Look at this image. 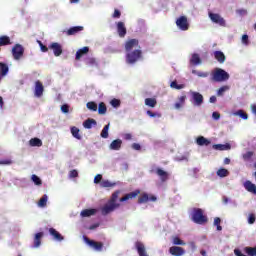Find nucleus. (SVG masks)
<instances>
[{
    "label": "nucleus",
    "instance_id": "c03bdc74",
    "mask_svg": "<svg viewBox=\"0 0 256 256\" xmlns=\"http://www.w3.org/2000/svg\"><path fill=\"white\" fill-rule=\"evenodd\" d=\"M100 187H115V183H111L109 180H104L102 182H100Z\"/></svg>",
    "mask_w": 256,
    "mask_h": 256
},
{
    "label": "nucleus",
    "instance_id": "c9c22d12",
    "mask_svg": "<svg viewBox=\"0 0 256 256\" xmlns=\"http://www.w3.org/2000/svg\"><path fill=\"white\" fill-rule=\"evenodd\" d=\"M145 105H147V107L153 108L157 105V100L155 98H146Z\"/></svg>",
    "mask_w": 256,
    "mask_h": 256
},
{
    "label": "nucleus",
    "instance_id": "4468645a",
    "mask_svg": "<svg viewBox=\"0 0 256 256\" xmlns=\"http://www.w3.org/2000/svg\"><path fill=\"white\" fill-rule=\"evenodd\" d=\"M44 91H45V87L43 86V83L37 80L35 82V89H34L35 97H43Z\"/></svg>",
    "mask_w": 256,
    "mask_h": 256
},
{
    "label": "nucleus",
    "instance_id": "774afa93",
    "mask_svg": "<svg viewBox=\"0 0 256 256\" xmlns=\"http://www.w3.org/2000/svg\"><path fill=\"white\" fill-rule=\"evenodd\" d=\"M237 13H238V15L244 16V15H247V10L246 9H239V10H237Z\"/></svg>",
    "mask_w": 256,
    "mask_h": 256
},
{
    "label": "nucleus",
    "instance_id": "423d86ee",
    "mask_svg": "<svg viewBox=\"0 0 256 256\" xmlns=\"http://www.w3.org/2000/svg\"><path fill=\"white\" fill-rule=\"evenodd\" d=\"M150 173H156L162 183L169 181V174L167 171L163 170V168H152Z\"/></svg>",
    "mask_w": 256,
    "mask_h": 256
},
{
    "label": "nucleus",
    "instance_id": "4be33fe9",
    "mask_svg": "<svg viewBox=\"0 0 256 256\" xmlns=\"http://www.w3.org/2000/svg\"><path fill=\"white\" fill-rule=\"evenodd\" d=\"M87 53H89V47L84 46L83 48L79 49L76 52V57H75L76 61L81 60V57H83V55H87Z\"/></svg>",
    "mask_w": 256,
    "mask_h": 256
},
{
    "label": "nucleus",
    "instance_id": "f8f14e48",
    "mask_svg": "<svg viewBox=\"0 0 256 256\" xmlns=\"http://www.w3.org/2000/svg\"><path fill=\"white\" fill-rule=\"evenodd\" d=\"M139 47V40L137 39H130L128 41H126L125 43V51L127 53L133 51V49Z\"/></svg>",
    "mask_w": 256,
    "mask_h": 256
},
{
    "label": "nucleus",
    "instance_id": "c85d7f7f",
    "mask_svg": "<svg viewBox=\"0 0 256 256\" xmlns=\"http://www.w3.org/2000/svg\"><path fill=\"white\" fill-rule=\"evenodd\" d=\"M11 45V38L9 36H0V47Z\"/></svg>",
    "mask_w": 256,
    "mask_h": 256
},
{
    "label": "nucleus",
    "instance_id": "39448f33",
    "mask_svg": "<svg viewBox=\"0 0 256 256\" xmlns=\"http://www.w3.org/2000/svg\"><path fill=\"white\" fill-rule=\"evenodd\" d=\"M191 103L194 105V107H201L203 105V96L199 92L191 91Z\"/></svg>",
    "mask_w": 256,
    "mask_h": 256
},
{
    "label": "nucleus",
    "instance_id": "2f4dec72",
    "mask_svg": "<svg viewBox=\"0 0 256 256\" xmlns=\"http://www.w3.org/2000/svg\"><path fill=\"white\" fill-rule=\"evenodd\" d=\"M29 145L31 147H42L43 146V141H41V139H39V138H32L29 141Z\"/></svg>",
    "mask_w": 256,
    "mask_h": 256
},
{
    "label": "nucleus",
    "instance_id": "6ab92c4d",
    "mask_svg": "<svg viewBox=\"0 0 256 256\" xmlns=\"http://www.w3.org/2000/svg\"><path fill=\"white\" fill-rule=\"evenodd\" d=\"M117 33L119 37L123 38L125 35H127V27H125V23L118 22L117 23Z\"/></svg>",
    "mask_w": 256,
    "mask_h": 256
},
{
    "label": "nucleus",
    "instance_id": "9b49d317",
    "mask_svg": "<svg viewBox=\"0 0 256 256\" xmlns=\"http://www.w3.org/2000/svg\"><path fill=\"white\" fill-rule=\"evenodd\" d=\"M85 243L95 249V251H101L103 249V242H97L95 240H91L87 237H84Z\"/></svg>",
    "mask_w": 256,
    "mask_h": 256
},
{
    "label": "nucleus",
    "instance_id": "c756f323",
    "mask_svg": "<svg viewBox=\"0 0 256 256\" xmlns=\"http://www.w3.org/2000/svg\"><path fill=\"white\" fill-rule=\"evenodd\" d=\"M190 63L191 65H201V57L199 56V54L197 53L192 54Z\"/></svg>",
    "mask_w": 256,
    "mask_h": 256
},
{
    "label": "nucleus",
    "instance_id": "58836bf2",
    "mask_svg": "<svg viewBox=\"0 0 256 256\" xmlns=\"http://www.w3.org/2000/svg\"><path fill=\"white\" fill-rule=\"evenodd\" d=\"M98 113L99 115H105L107 113V106L103 102L98 105Z\"/></svg>",
    "mask_w": 256,
    "mask_h": 256
},
{
    "label": "nucleus",
    "instance_id": "e2e57ef3",
    "mask_svg": "<svg viewBox=\"0 0 256 256\" xmlns=\"http://www.w3.org/2000/svg\"><path fill=\"white\" fill-rule=\"evenodd\" d=\"M242 43H243L244 45H249V36H248L247 34H244V35L242 36Z\"/></svg>",
    "mask_w": 256,
    "mask_h": 256
},
{
    "label": "nucleus",
    "instance_id": "052dcab7",
    "mask_svg": "<svg viewBox=\"0 0 256 256\" xmlns=\"http://www.w3.org/2000/svg\"><path fill=\"white\" fill-rule=\"evenodd\" d=\"M146 113H147V115H148L149 117H161V114L155 113V112H153V111H151V110H148Z\"/></svg>",
    "mask_w": 256,
    "mask_h": 256
},
{
    "label": "nucleus",
    "instance_id": "ea45409f",
    "mask_svg": "<svg viewBox=\"0 0 256 256\" xmlns=\"http://www.w3.org/2000/svg\"><path fill=\"white\" fill-rule=\"evenodd\" d=\"M170 87L172 89L181 90V89H185V84H177V81H172L170 84Z\"/></svg>",
    "mask_w": 256,
    "mask_h": 256
},
{
    "label": "nucleus",
    "instance_id": "4d7b16f0",
    "mask_svg": "<svg viewBox=\"0 0 256 256\" xmlns=\"http://www.w3.org/2000/svg\"><path fill=\"white\" fill-rule=\"evenodd\" d=\"M0 165H13V160L11 159L0 160Z\"/></svg>",
    "mask_w": 256,
    "mask_h": 256
},
{
    "label": "nucleus",
    "instance_id": "1a4fd4ad",
    "mask_svg": "<svg viewBox=\"0 0 256 256\" xmlns=\"http://www.w3.org/2000/svg\"><path fill=\"white\" fill-rule=\"evenodd\" d=\"M149 201H152L153 203H155V201H157V196L149 195L147 193H142L138 198L139 205H143V203H149Z\"/></svg>",
    "mask_w": 256,
    "mask_h": 256
},
{
    "label": "nucleus",
    "instance_id": "72a5a7b5",
    "mask_svg": "<svg viewBox=\"0 0 256 256\" xmlns=\"http://www.w3.org/2000/svg\"><path fill=\"white\" fill-rule=\"evenodd\" d=\"M79 133H80L79 128H77V127H75V126H73V127L71 128V134H72V136H73L75 139H78V141H81L82 137H81V134H79Z\"/></svg>",
    "mask_w": 256,
    "mask_h": 256
},
{
    "label": "nucleus",
    "instance_id": "bb28decb",
    "mask_svg": "<svg viewBox=\"0 0 256 256\" xmlns=\"http://www.w3.org/2000/svg\"><path fill=\"white\" fill-rule=\"evenodd\" d=\"M49 233L52 237H54L55 241H63V236L61 233L55 230V228H50Z\"/></svg>",
    "mask_w": 256,
    "mask_h": 256
},
{
    "label": "nucleus",
    "instance_id": "338daca9",
    "mask_svg": "<svg viewBox=\"0 0 256 256\" xmlns=\"http://www.w3.org/2000/svg\"><path fill=\"white\" fill-rule=\"evenodd\" d=\"M185 99H187V96H180L179 98H178V103H181L182 105H185Z\"/></svg>",
    "mask_w": 256,
    "mask_h": 256
},
{
    "label": "nucleus",
    "instance_id": "de8ad7c7",
    "mask_svg": "<svg viewBox=\"0 0 256 256\" xmlns=\"http://www.w3.org/2000/svg\"><path fill=\"white\" fill-rule=\"evenodd\" d=\"M87 109H89L90 111H97V103L95 102H88L86 104Z\"/></svg>",
    "mask_w": 256,
    "mask_h": 256
},
{
    "label": "nucleus",
    "instance_id": "f03ea898",
    "mask_svg": "<svg viewBox=\"0 0 256 256\" xmlns=\"http://www.w3.org/2000/svg\"><path fill=\"white\" fill-rule=\"evenodd\" d=\"M192 221L197 225H205L208 219L207 216L203 214V209L201 208H193L192 210Z\"/></svg>",
    "mask_w": 256,
    "mask_h": 256
},
{
    "label": "nucleus",
    "instance_id": "0e129e2a",
    "mask_svg": "<svg viewBox=\"0 0 256 256\" xmlns=\"http://www.w3.org/2000/svg\"><path fill=\"white\" fill-rule=\"evenodd\" d=\"M62 113H69V106L67 104H64L61 106Z\"/></svg>",
    "mask_w": 256,
    "mask_h": 256
},
{
    "label": "nucleus",
    "instance_id": "37998d69",
    "mask_svg": "<svg viewBox=\"0 0 256 256\" xmlns=\"http://www.w3.org/2000/svg\"><path fill=\"white\" fill-rule=\"evenodd\" d=\"M172 243L173 245H186L185 242L179 238V236L173 237Z\"/></svg>",
    "mask_w": 256,
    "mask_h": 256
},
{
    "label": "nucleus",
    "instance_id": "f257e3e1",
    "mask_svg": "<svg viewBox=\"0 0 256 256\" xmlns=\"http://www.w3.org/2000/svg\"><path fill=\"white\" fill-rule=\"evenodd\" d=\"M229 73L221 68H214L210 74V81L212 83H223L229 81Z\"/></svg>",
    "mask_w": 256,
    "mask_h": 256
},
{
    "label": "nucleus",
    "instance_id": "393cba45",
    "mask_svg": "<svg viewBox=\"0 0 256 256\" xmlns=\"http://www.w3.org/2000/svg\"><path fill=\"white\" fill-rule=\"evenodd\" d=\"M214 59H216V61H218V63H225V60L227 58L225 57V54L222 51H215Z\"/></svg>",
    "mask_w": 256,
    "mask_h": 256
},
{
    "label": "nucleus",
    "instance_id": "4c0bfd02",
    "mask_svg": "<svg viewBox=\"0 0 256 256\" xmlns=\"http://www.w3.org/2000/svg\"><path fill=\"white\" fill-rule=\"evenodd\" d=\"M244 251L249 256H256V246L255 247H245Z\"/></svg>",
    "mask_w": 256,
    "mask_h": 256
},
{
    "label": "nucleus",
    "instance_id": "2eb2a0df",
    "mask_svg": "<svg viewBox=\"0 0 256 256\" xmlns=\"http://www.w3.org/2000/svg\"><path fill=\"white\" fill-rule=\"evenodd\" d=\"M49 49H52L55 57H60V55L63 54V47L61 46V44L57 43V42H53L50 46Z\"/></svg>",
    "mask_w": 256,
    "mask_h": 256
},
{
    "label": "nucleus",
    "instance_id": "6e6d98bb",
    "mask_svg": "<svg viewBox=\"0 0 256 256\" xmlns=\"http://www.w3.org/2000/svg\"><path fill=\"white\" fill-rule=\"evenodd\" d=\"M255 221H256L255 214H249V217H248L249 225H253V223H255Z\"/></svg>",
    "mask_w": 256,
    "mask_h": 256
},
{
    "label": "nucleus",
    "instance_id": "5701e85b",
    "mask_svg": "<svg viewBox=\"0 0 256 256\" xmlns=\"http://www.w3.org/2000/svg\"><path fill=\"white\" fill-rule=\"evenodd\" d=\"M97 125V121L93 118H88L83 122V127L85 129H93V126Z\"/></svg>",
    "mask_w": 256,
    "mask_h": 256
},
{
    "label": "nucleus",
    "instance_id": "7c9ffc66",
    "mask_svg": "<svg viewBox=\"0 0 256 256\" xmlns=\"http://www.w3.org/2000/svg\"><path fill=\"white\" fill-rule=\"evenodd\" d=\"M41 239H43V232L36 233L34 237V247L41 246Z\"/></svg>",
    "mask_w": 256,
    "mask_h": 256
},
{
    "label": "nucleus",
    "instance_id": "a19ab883",
    "mask_svg": "<svg viewBox=\"0 0 256 256\" xmlns=\"http://www.w3.org/2000/svg\"><path fill=\"white\" fill-rule=\"evenodd\" d=\"M38 206H39V207H47V194H44V195L40 198V200H39V202H38Z\"/></svg>",
    "mask_w": 256,
    "mask_h": 256
},
{
    "label": "nucleus",
    "instance_id": "9d476101",
    "mask_svg": "<svg viewBox=\"0 0 256 256\" xmlns=\"http://www.w3.org/2000/svg\"><path fill=\"white\" fill-rule=\"evenodd\" d=\"M23 53H25V49L23 48V46L21 44H16L12 48V55H13L14 59H16V60H19L20 58H22Z\"/></svg>",
    "mask_w": 256,
    "mask_h": 256
},
{
    "label": "nucleus",
    "instance_id": "7ed1b4c3",
    "mask_svg": "<svg viewBox=\"0 0 256 256\" xmlns=\"http://www.w3.org/2000/svg\"><path fill=\"white\" fill-rule=\"evenodd\" d=\"M143 57V51L140 49H136L130 52H127L126 54V61L129 63V65H133L139 61Z\"/></svg>",
    "mask_w": 256,
    "mask_h": 256
},
{
    "label": "nucleus",
    "instance_id": "79ce46f5",
    "mask_svg": "<svg viewBox=\"0 0 256 256\" xmlns=\"http://www.w3.org/2000/svg\"><path fill=\"white\" fill-rule=\"evenodd\" d=\"M193 75H197V77L207 78L209 77V72H201L197 70L192 71Z\"/></svg>",
    "mask_w": 256,
    "mask_h": 256
},
{
    "label": "nucleus",
    "instance_id": "0eeeda50",
    "mask_svg": "<svg viewBox=\"0 0 256 256\" xmlns=\"http://www.w3.org/2000/svg\"><path fill=\"white\" fill-rule=\"evenodd\" d=\"M176 25L180 31H189V20H187V16L177 18Z\"/></svg>",
    "mask_w": 256,
    "mask_h": 256
},
{
    "label": "nucleus",
    "instance_id": "5fc2aeb1",
    "mask_svg": "<svg viewBox=\"0 0 256 256\" xmlns=\"http://www.w3.org/2000/svg\"><path fill=\"white\" fill-rule=\"evenodd\" d=\"M69 177H70L71 179H75L76 177H79V172H77V170H71V171L69 172Z\"/></svg>",
    "mask_w": 256,
    "mask_h": 256
},
{
    "label": "nucleus",
    "instance_id": "e433bc0d",
    "mask_svg": "<svg viewBox=\"0 0 256 256\" xmlns=\"http://www.w3.org/2000/svg\"><path fill=\"white\" fill-rule=\"evenodd\" d=\"M100 136L102 139H107L109 137V124L105 125L101 131Z\"/></svg>",
    "mask_w": 256,
    "mask_h": 256
},
{
    "label": "nucleus",
    "instance_id": "412c9836",
    "mask_svg": "<svg viewBox=\"0 0 256 256\" xmlns=\"http://www.w3.org/2000/svg\"><path fill=\"white\" fill-rule=\"evenodd\" d=\"M244 187L246 189V191H248L249 193H253L254 195H256V185L253 184L251 181L247 180L244 183Z\"/></svg>",
    "mask_w": 256,
    "mask_h": 256
},
{
    "label": "nucleus",
    "instance_id": "f3484780",
    "mask_svg": "<svg viewBox=\"0 0 256 256\" xmlns=\"http://www.w3.org/2000/svg\"><path fill=\"white\" fill-rule=\"evenodd\" d=\"M122 146H123V140H121V139H116V140H113V141L110 143L109 149H110L111 151H119Z\"/></svg>",
    "mask_w": 256,
    "mask_h": 256
},
{
    "label": "nucleus",
    "instance_id": "49530a36",
    "mask_svg": "<svg viewBox=\"0 0 256 256\" xmlns=\"http://www.w3.org/2000/svg\"><path fill=\"white\" fill-rule=\"evenodd\" d=\"M236 115L240 116L241 119H244L245 121H247V119H249V115H247V113L243 110H238L236 112Z\"/></svg>",
    "mask_w": 256,
    "mask_h": 256
},
{
    "label": "nucleus",
    "instance_id": "a878e982",
    "mask_svg": "<svg viewBox=\"0 0 256 256\" xmlns=\"http://www.w3.org/2000/svg\"><path fill=\"white\" fill-rule=\"evenodd\" d=\"M197 145H200V147H207L209 145H211V141H209L207 138L203 137V136H199L196 140Z\"/></svg>",
    "mask_w": 256,
    "mask_h": 256
},
{
    "label": "nucleus",
    "instance_id": "dca6fc26",
    "mask_svg": "<svg viewBox=\"0 0 256 256\" xmlns=\"http://www.w3.org/2000/svg\"><path fill=\"white\" fill-rule=\"evenodd\" d=\"M169 253L173 256H183L185 255V249L179 246H172L169 248Z\"/></svg>",
    "mask_w": 256,
    "mask_h": 256
},
{
    "label": "nucleus",
    "instance_id": "ddd939ff",
    "mask_svg": "<svg viewBox=\"0 0 256 256\" xmlns=\"http://www.w3.org/2000/svg\"><path fill=\"white\" fill-rule=\"evenodd\" d=\"M135 249L139 256H149V254H147V249L145 248V244H143V242L136 241Z\"/></svg>",
    "mask_w": 256,
    "mask_h": 256
},
{
    "label": "nucleus",
    "instance_id": "8fccbe9b",
    "mask_svg": "<svg viewBox=\"0 0 256 256\" xmlns=\"http://www.w3.org/2000/svg\"><path fill=\"white\" fill-rule=\"evenodd\" d=\"M225 91H229V86L220 87L217 91L218 97H222V95H223V93H225Z\"/></svg>",
    "mask_w": 256,
    "mask_h": 256
},
{
    "label": "nucleus",
    "instance_id": "aec40b11",
    "mask_svg": "<svg viewBox=\"0 0 256 256\" xmlns=\"http://www.w3.org/2000/svg\"><path fill=\"white\" fill-rule=\"evenodd\" d=\"M140 193H141V190H135L133 192H130L125 196H123L122 198H120V202L123 203L125 201H129V199H135V197H137V195H139Z\"/></svg>",
    "mask_w": 256,
    "mask_h": 256
},
{
    "label": "nucleus",
    "instance_id": "a18cd8bd",
    "mask_svg": "<svg viewBox=\"0 0 256 256\" xmlns=\"http://www.w3.org/2000/svg\"><path fill=\"white\" fill-rule=\"evenodd\" d=\"M214 225L217 227V231H223V227L221 226V218L216 217L214 219Z\"/></svg>",
    "mask_w": 256,
    "mask_h": 256
},
{
    "label": "nucleus",
    "instance_id": "bf43d9fd",
    "mask_svg": "<svg viewBox=\"0 0 256 256\" xmlns=\"http://www.w3.org/2000/svg\"><path fill=\"white\" fill-rule=\"evenodd\" d=\"M112 17L113 19H119L121 17V11H119V9H115Z\"/></svg>",
    "mask_w": 256,
    "mask_h": 256
},
{
    "label": "nucleus",
    "instance_id": "20e7f679",
    "mask_svg": "<svg viewBox=\"0 0 256 256\" xmlns=\"http://www.w3.org/2000/svg\"><path fill=\"white\" fill-rule=\"evenodd\" d=\"M209 19L212 21V23H215L216 25H219L220 27H226L227 22L225 21V18L217 13L209 12Z\"/></svg>",
    "mask_w": 256,
    "mask_h": 256
},
{
    "label": "nucleus",
    "instance_id": "09e8293b",
    "mask_svg": "<svg viewBox=\"0 0 256 256\" xmlns=\"http://www.w3.org/2000/svg\"><path fill=\"white\" fill-rule=\"evenodd\" d=\"M33 183H35L36 185H43V182L41 181V178H39V176L33 174L31 177Z\"/></svg>",
    "mask_w": 256,
    "mask_h": 256
},
{
    "label": "nucleus",
    "instance_id": "603ef678",
    "mask_svg": "<svg viewBox=\"0 0 256 256\" xmlns=\"http://www.w3.org/2000/svg\"><path fill=\"white\" fill-rule=\"evenodd\" d=\"M110 104L112 105V107H115V108L120 107L121 106V100L114 98V99L111 100Z\"/></svg>",
    "mask_w": 256,
    "mask_h": 256
},
{
    "label": "nucleus",
    "instance_id": "3c124183",
    "mask_svg": "<svg viewBox=\"0 0 256 256\" xmlns=\"http://www.w3.org/2000/svg\"><path fill=\"white\" fill-rule=\"evenodd\" d=\"M119 193H121L120 191H116L112 194L111 198H110V202L111 203H117V199H119Z\"/></svg>",
    "mask_w": 256,
    "mask_h": 256
},
{
    "label": "nucleus",
    "instance_id": "b1692460",
    "mask_svg": "<svg viewBox=\"0 0 256 256\" xmlns=\"http://www.w3.org/2000/svg\"><path fill=\"white\" fill-rule=\"evenodd\" d=\"M213 149H216V151H229L231 149V144H215L213 145Z\"/></svg>",
    "mask_w": 256,
    "mask_h": 256
},
{
    "label": "nucleus",
    "instance_id": "6e6552de",
    "mask_svg": "<svg viewBox=\"0 0 256 256\" xmlns=\"http://www.w3.org/2000/svg\"><path fill=\"white\" fill-rule=\"evenodd\" d=\"M120 204L119 203H114L111 201H108L106 205L102 208V213L103 215H109V213H113L115 209H119Z\"/></svg>",
    "mask_w": 256,
    "mask_h": 256
},
{
    "label": "nucleus",
    "instance_id": "473e14b6",
    "mask_svg": "<svg viewBox=\"0 0 256 256\" xmlns=\"http://www.w3.org/2000/svg\"><path fill=\"white\" fill-rule=\"evenodd\" d=\"M9 73V66L6 63L0 62V75L5 77Z\"/></svg>",
    "mask_w": 256,
    "mask_h": 256
},
{
    "label": "nucleus",
    "instance_id": "680f3d73",
    "mask_svg": "<svg viewBox=\"0 0 256 256\" xmlns=\"http://www.w3.org/2000/svg\"><path fill=\"white\" fill-rule=\"evenodd\" d=\"M102 179H103V175L97 174V175L95 176V178H94V183H96V185H97V184L101 183V180H102Z\"/></svg>",
    "mask_w": 256,
    "mask_h": 256
},
{
    "label": "nucleus",
    "instance_id": "69168bd1",
    "mask_svg": "<svg viewBox=\"0 0 256 256\" xmlns=\"http://www.w3.org/2000/svg\"><path fill=\"white\" fill-rule=\"evenodd\" d=\"M212 117L215 121H219V119H221V114H219V112H213Z\"/></svg>",
    "mask_w": 256,
    "mask_h": 256
},
{
    "label": "nucleus",
    "instance_id": "f704fd0d",
    "mask_svg": "<svg viewBox=\"0 0 256 256\" xmlns=\"http://www.w3.org/2000/svg\"><path fill=\"white\" fill-rule=\"evenodd\" d=\"M216 175L218 177H229V170L225 169V168H220L217 172Z\"/></svg>",
    "mask_w": 256,
    "mask_h": 256
},
{
    "label": "nucleus",
    "instance_id": "a211bd4d",
    "mask_svg": "<svg viewBox=\"0 0 256 256\" xmlns=\"http://www.w3.org/2000/svg\"><path fill=\"white\" fill-rule=\"evenodd\" d=\"M83 26H73L70 27L68 30H66L64 33L68 35V37H71L72 35H77V33H81L83 31Z\"/></svg>",
    "mask_w": 256,
    "mask_h": 256
},
{
    "label": "nucleus",
    "instance_id": "864d4df0",
    "mask_svg": "<svg viewBox=\"0 0 256 256\" xmlns=\"http://www.w3.org/2000/svg\"><path fill=\"white\" fill-rule=\"evenodd\" d=\"M251 157H253V152L248 151L245 154H243L244 161H250Z\"/></svg>",
    "mask_w": 256,
    "mask_h": 256
},
{
    "label": "nucleus",
    "instance_id": "13d9d810",
    "mask_svg": "<svg viewBox=\"0 0 256 256\" xmlns=\"http://www.w3.org/2000/svg\"><path fill=\"white\" fill-rule=\"evenodd\" d=\"M39 45H40V49L42 51V53H47V51H49V48L45 45H43V42L38 41Z\"/></svg>",
    "mask_w": 256,
    "mask_h": 256
},
{
    "label": "nucleus",
    "instance_id": "cd10ccee",
    "mask_svg": "<svg viewBox=\"0 0 256 256\" xmlns=\"http://www.w3.org/2000/svg\"><path fill=\"white\" fill-rule=\"evenodd\" d=\"M95 213H97V209L91 208L82 210L80 215L81 217H92V215H95Z\"/></svg>",
    "mask_w": 256,
    "mask_h": 256
}]
</instances>
